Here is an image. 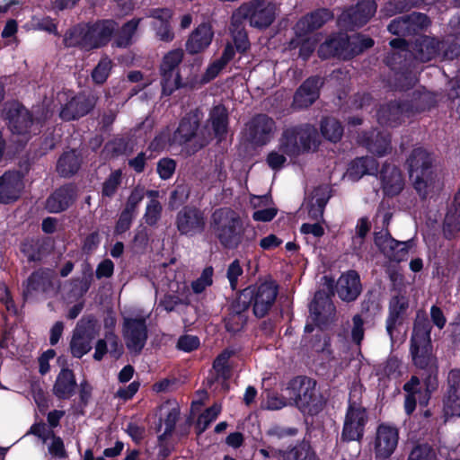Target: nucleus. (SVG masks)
<instances>
[{
	"label": "nucleus",
	"mask_w": 460,
	"mask_h": 460,
	"mask_svg": "<svg viewBox=\"0 0 460 460\" xmlns=\"http://www.w3.org/2000/svg\"><path fill=\"white\" fill-rule=\"evenodd\" d=\"M209 227L219 244L227 250H235L249 239L244 237L245 223L240 213L231 208L216 209L211 217Z\"/></svg>",
	"instance_id": "nucleus-1"
},
{
	"label": "nucleus",
	"mask_w": 460,
	"mask_h": 460,
	"mask_svg": "<svg viewBox=\"0 0 460 460\" xmlns=\"http://www.w3.org/2000/svg\"><path fill=\"white\" fill-rule=\"evenodd\" d=\"M118 29L113 20H101L93 23L79 24L73 28L66 42L68 46H79L90 50L105 46Z\"/></svg>",
	"instance_id": "nucleus-2"
},
{
	"label": "nucleus",
	"mask_w": 460,
	"mask_h": 460,
	"mask_svg": "<svg viewBox=\"0 0 460 460\" xmlns=\"http://www.w3.org/2000/svg\"><path fill=\"white\" fill-rule=\"evenodd\" d=\"M407 163L410 179L421 198H427L440 189V182L431 169L432 158L426 150L420 147L414 149Z\"/></svg>",
	"instance_id": "nucleus-3"
},
{
	"label": "nucleus",
	"mask_w": 460,
	"mask_h": 460,
	"mask_svg": "<svg viewBox=\"0 0 460 460\" xmlns=\"http://www.w3.org/2000/svg\"><path fill=\"white\" fill-rule=\"evenodd\" d=\"M429 318H416L411 336V353L415 366L424 371L423 376L438 377V366L431 355Z\"/></svg>",
	"instance_id": "nucleus-4"
},
{
	"label": "nucleus",
	"mask_w": 460,
	"mask_h": 460,
	"mask_svg": "<svg viewBox=\"0 0 460 460\" xmlns=\"http://www.w3.org/2000/svg\"><path fill=\"white\" fill-rule=\"evenodd\" d=\"M435 99L429 92L414 93L410 102L402 104L390 103L382 106L377 112L379 124L396 127L402 122V117L414 116L434 105Z\"/></svg>",
	"instance_id": "nucleus-5"
},
{
	"label": "nucleus",
	"mask_w": 460,
	"mask_h": 460,
	"mask_svg": "<svg viewBox=\"0 0 460 460\" xmlns=\"http://www.w3.org/2000/svg\"><path fill=\"white\" fill-rule=\"evenodd\" d=\"M319 145L317 129L309 124L292 126L282 132L279 149L290 157L315 150Z\"/></svg>",
	"instance_id": "nucleus-6"
},
{
	"label": "nucleus",
	"mask_w": 460,
	"mask_h": 460,
	"mask_svg": "<svg viewBox=\"0 0 460 460\" xmlns=\"http://www.w3.org/2000/svg\"><path fill=\"white\" fill-rule=\"evenodd\" d=\"M373 45L374 40L368 37L357 35L349 39L346 34L341 33L323 43L318 49V54L322 58L338 57L349 59Z\"/></svg>",
	"instance_id": "nucleus-7"
},
{
	"label": "nucleus",
	"mask_w": 460,
	"mask_h": 460,
	"mask_svg": "<svg viewBox=\"0 0 460 460\" xmlns=\"http://www.w3.org/2000/svg\"><path fill=\"white\" fill-rule=\"evenodd\" d=\"M361 388L355 386L349 394V406L344 419L341 438L345 441L360 440L368 421L366 409L358 402Z\"/></svg>",
	"instance_id": "nucleus-8"
},
{
	"label": "nucleus",
	"mask_w": 460,
	"mask_h": 460,
	"mask_svg": "<svg viewBox=\"0 0 460 460\" xmlns=\"http://www.w3.org/2000/svg\"><path fill=\"white\" fill-rule=\"evenodd\" d=\"M420 377L412 376L411 379L404 384L403 390L406 392L404 408L408 415L411 414L417 402L426 406L431 397V394L438 388V379L434 375Z\"/></svg>",
	"instance_id": "nucleus-9"
},
{
	"label": "nucleus",
	"mask_w": 460,
	"mask_h": 460,
	"mask_svg": "<svg viewBox=\"0 0 460 460\" xmlns=\"http://www.w3.org/2000/svg\"><path fill=\"white\" fill-rule=\"evenodd\" d=\"M277 15L276 5L264 0H252L243 4L234 13V20L244 19L260 30L268 28Z\"/></svg>",
	"instance_id": "nucleus-10"
},
{
	"label": "nucleus",
	"mask_w": 460,
	"mask_h": 460,
	"mask_svg": "<svg viewBox=\"0 0 460 460\" xmlns=\"http://www.w3.org/2000/svg\"><path fill=\"white\" fill-rule=\"evenodd\" d=\"M184 52L181 49L168 51L162 58L159 66L161 85L163 93L171 95L182 86L180 75V65L182 62Z\"/></svg>",
	"instance_id": "nucleus-11"
},
{
	"label": "nucleus",
	"mask_w": 460,
	"mask_h": 460,
	"mask_svg": "<svg viewBox=\"0 0 460 460\" xmlns=\"http://www.w3.org/2000/svg\"><path fill=\"white\" fill-rule=\"evenodd\" d=\"M287 392L289 398L302 411L316 404V382L312 378L306 376L293 378L287 387Z\"/></svg>",
	"instance_id": "nucleus-12"
},
{
	"label": "nucleus",
	"mask_w": 460,
	"mask_h": 460,
	"mask_svg": "<svg viewBox=\"0 0 460 460\" xmlns=\"http://www.w3.org/2000/svg\"><path fill=\"white\" fill-rule=\"evenodd\" d=\"M275 131V121L265 114H259L246 124L245 136L252 145L261 146L271 140Z\"/></svg>",
	"instance_id": "nucleus-13"
},
{
	"label": "nucleus",
	"mask_w": 460,
	"mask_h": 460,
	"mask_svg": "<svg viewBox=\"0 0 460 460\" xmlns=\"http://www.w3.org/2000/svg\"><path fill=\"white\" fill-rule=\"evenodd\" d=\"M164 284L168 291L173 295L165 296L158 307H163L167 313L172 312L174 306L184 299H187L188 285L181 272L176 273L173 270H165Z\"/></svg>",
	"instance_id": "nucleus-14"
},
{
	"label": "nucleus",
	"mask_w": 460,
	"mask_h": 460,
	"mask_svg": "<svg viewBox=\"0 0 460 460\" xmlns=\"http://www.w3.org/2000/svg\"><path fill=\"white\" fill-rule=\"evenodd\" d=\"M375 0H362L355 7L342 13L339 17V23L349 29L360 27L366 24L376 12Z\"/></svg>",
	"instance_id": "nucleus-15"
},
{
	"label": "nucleus",
	"mask_w": 460,
	"mask_h": 460,
	"mask_svg": "<svg viewBox=\"0 0 460 460\" xmlns=\"http://www.w3.org/2000/svg\"><path fill=\"white\" fill-rule=\"evenodd\" d=\"M123 337L128 350L138 353L147 339V330L144 318H125Z\"/></svg>",
	"instance_id": "nucleus-16"
},
{
	"label": "nucleus",
	"mask_w": 460,
	"mask_h": 460,
	"mask_svg": "<svg viewBox=\"0 0 460 460\" xmlns=\"http://www.w3.org/2000/svg\"><path fill=\"white\" fill-rule=\"evenodd\" d=\"M205 225L204 214L195 208H183L176 217V226L181 234L193 236L201 233Z\"/></svg>",
	"instance_id": "nucleus-17"
},
{
	"label": "nucleus",
	"mask_w": 460,
	"mask_h": 460,
	"mask_svg": "<svg viewBox=\"0 0 460 460\" xmlns=\"http://www.w3.org/2000/svg\"><path fill=\"white\" fill-rule=\"evenodd\" d=\"M8 127L13 134L26 136L33 125L31 116L27 109L18 102L9 103L5 107Z\"/></svg>",
	"instance_id": "nucleus-18"
},
{
	"label": "nucleus",
	"mask_w": 460,
	"mask_h": 460,
	"mask_svg": "<svg viewBox=\"0 0 460 460\" xmlns=\"http://www.w3.org/2000/svg\"><path fill=\"white\" fill-rule=\"evenodd\" d=\"M399 440V431L395 426L380 424L376 432L374 442L377 457L387 458L395 450Z\"/></svg>",
	"instance_id": "nucleus-19"
},
{
	"label": "nucleus",
	"mask_w": 460,
	"mask_h": 460,
	"mask_svg": "<svg viewBox=\"0 0 460 460\" xmlns=\"http://www.w3.org/2000/svg\"><path fill=\"white\" fill-rule=\"evenodd\" d=\"M375 243L388 259L395 261L405 260L411 246L409 241H396L386 230L375 234Z\"/></svg>",
	"instance_id": "nucleus-20"
},
{
	"label": "nucleus",
	"mask_w": 460,
	"mask_h": 460,
	"mask_svg": "<svg viewBox=\"0 0 460 460\" xmlns=\"http://www.w3.org/2000/svg\"><path fill=\"white\" fill-rule=\"evenodd\" d=\"M429 25V20L426 14L412 13L393 20L388 25V31L395 35L407 36L415 34Z\"/></svg>",
	"instance_id": "nucleus-21"
},
{
	"label": "nucleus",
	"mask_w": 460,
	"mask_h": 460,
	"mask_svg": "<svg viewBox=\"0 0 460 460\" xmlns=\"http://www.w3.org/2000/svg\"><path fill=\"white\" fill-rule=\"evenodd\" d=\"M252 295L255 316H265L277 298L278 285L274 281L262 282Z\"/></svg>",
	"instance_id": "nucleus-22"
},
{
	"label": "nucleus",
	"mask_w": 460,
	"mask_h": 460,
	"mask_svg": "<svg viewBox=\"0 0 460 460\" xmlns=\"http://www.w3.org/2000/svg\"><path fill=\"white\" fill-rule=\"evenodd\" d=\"M24 188L22 175L8 171L0 177V203L9 204L19 199Z\"/></svg>",
	"instance_id": "nucleus-23"
},
{
	"label": "nucleus",
	"mask_w": 460,
	"mask_h": 460,
	"mask_svg": "<svg viewBox=\"0 0 460 460\" xmlns=\"http://www.w3.org/2000/svg\"><path fill=\"white\" fill-rule=\"evenodd\" d=\"M95 105L92 96L78 94L72 97L61 109L60 118L64 120H74L86 115Z\"/></svg>",
	"instance_id": "nucleus-24"
},
{
	"label": "nucleus",
	"mask_w": 460,
	"mask_h": 460,
	"mask_svg": "<svg viewBox=\"0 0 460 460\" xmlns=\"http://www.w3.org/2000/svg\"><path fill=\"white\" fill-rule=\"evenodd\" d=\"M444 411L447 415L460 416V370L453 369L448 374Z\"/></svg>",
	"instance_id": "nucleus-25"
},
{
	"label": "nucleus",
	"mask_w": 460,
	"mask_h": 460,
	"mask_svg": "<svg viewBox=\"0 0 460 460\" xmlns=\"http://www.w3.org/2000/svg\"><path fill=\"white\" fill-rule=\"evenodd\" d=\"M336 292L343 301L355 300L361 292L359 275L355 270H349L338 279Z\"/></svg>",
	"instance_id": "nucleus-26"
},
{
	"label": "nucleus",
	"mask_w": 460,
	"mask_h": 460,
	"mask_svg": "<svg viewBox=\"0 0 460 460\" xmlns=\"http://www.w3.org/2000/svg\"><path fill=\"white\" fill-rule=\"evenodd\" d=\"M444 47L445 43L435 38L420 36L414 42L412 55L416 60L428 62L440 56V49Z\"/></svg>",
	"instance_id": "nucleus-27"
},
{
	"label": "nucleus",
	"mask_w": 460,
	"mask_h": 460,
	"mask_svg": "<svg viewBox=\"0 0 460 460\" xmlns=\"http://www.w3.org/2000/svg\"><path fill=\"white\" fill-rule=\"evenodd\" d=\"M323 84L321 77L308 78L297 89L294 96V106L298 109L307 108L319 97V89Z\"/></svg>",
	"instance_id": "nucleus-28"
},
{
	"label": "nucleus",
	"mask_w": 460,
	"mask_h": 460,
	"mask_svg": "<svg viewBox=\"0 0 460 460\" xmlns=\"http://www.w3.org/2000/svg\"><path fill=\"white\" fill-rule=\"evenodd\" d=\"M382 188L386 195H398L404 187L401 171L394 164H384L380 172Z\"/></svg>",
	"instance_id": "nucleus-29"
},
{
	"label": "nucleus",
	"mask_w": 460,
	"mask_h": 460,
	"mask_svg": "<svg viewBox=\"0 0 460 460\" xmlns=\"http://www.w3.org/2000/svg\"><path fill=\"white\" fill-rule=\"evenodd\" d=\"M214 32L211 25L202 23L199 25L190 35L185 48L190 54H197L205 50L212 41Z\"/></svg>",
	"instance_id": "nucleus-30"
},
{
	"label": "nucleus",
	"mask_w": 460,
	"mask_h": 460,
	"mask_svg": "<svg viewBox=\"0 0 460 460\" xmlns=\"http://www.w3.org/2000/svg\"><path fill=\"white\" fill-rule=\"evenodd\" d=\"M333 18V13L329 9H318L300 19L296 24V32L299 36L305 35L322 27L325 22Z\"/></svg>",
	"instance_id": "nucleus-31"
},
{
	"label": "nucleus",
	"mask_w": 460,
	"mask_h": 460,
	"mask_svg": "<svg viewBox=\"0 0 460 460\" xmlns=\"http://www.w3.org/2000/svg\"><path fill=\"white\" fill-rule=\"evenodd\" d=\"M200 117L198 111H191L183 117L173 135V141L179 145H185L196 138V132L199 125Z\"/></svg>",
	"instance_id": "nucleus-32"
},
{
	"label": "nucleus",
	"mask_w": 460,
	"mask_h": 460,
	"mask_svg": "<svg viewBox=\"0 0 460 460\" xmlns=\"http://www.w3.org/2000/svg\"><path fill=\"white\" fill-rule=\"evenodd\" d=\"M148 17L153 19L152 26L156 31V36L164 41L172 40L174 34L172 31L170 20L172 11L168 8H157L150 11Z\"/></svg>",
	"instance_id": "nucleus-33"
},
{
	"label": "nucleus",
	"mask_w": 460,
	"mask_h": 460,
	"mask_svg": "<svg viewBox=\"0 0 460 460\" xmlns=\"http://www.w3.org/2000/svg\"><path fill=\"white\" fill-rule=\"evenodd\" d=\"M75 199V190L72 185L58 189L46 201V208L50 213H59L66 210Z\"/></svg>",
	"instance_id": "nucleus-34"
},
{
	"label": "nucleus",
	"mask_w": 460,
	"mask_h": 460,
	"mask_svg": "<svg viewBox=\"0 0 460 460\" xmlns=\"http://www.w3.org/2000/svg\"><path fill=\"white\" fill-rule=\"evenodd\" d=\"M360 142L362 145L366 146L369 152L379 156L386 155L391 150L389 135L376 130L371 131L369 135H363Z\"/></svg>",
	"instance_id": "nucleus-35"
},
{
	"label": "nucleus",
	"mask_w": 460,
	"mask_h": 460,
	"mask_svg": "<svg viewBox=\"0 0 460 460\" xmlns=\"http://www.w3.org/2000/svg\"><path fill=\"white\" fill-rule=\"evenodd\" d=\"M75 387L76 381L73 371L63 368L57 376L53 393L59 399H69L75 394Z\"/></svg>",
	"instance_id": "nucleus-36"
},
{
	"label": "nucleus",
	"mask_w": 460,
	"mask_h": 460,
	"mask_svg": "<svg viewBox=\"0 0 460 460\" xmlns=\"http://www.w3.org/2000/svg\"><path fill=\"white\" fill-rule=\"evenodd\" d=\"M160 411L161 419L164 417V421L160 423L159 431L163 425L164 426V430L158 438L160 446L163 447L166 438L170 436L174 429L180 411L177 406H171L169 403L162 405Z\"/></svg>",
	"instance_id": "nucleus-37"
},
{
	"label": "nucleus",
	"mask_w": 460,
	"mask_h": 460,
	"mask_svg": "<svg viewBox=\"0 0 460 460\" xmlns=\"http://www.w3.org/2000/svg\"><path fill=\"white\" fill-rule=\"evenodd\" d=\"M208 122L211 124L215 137L219 140L225 137L228 127V114L222 105L215 106L209 113Z\"/></svg>",
	"instance_id": "nucleus-38"
},
{
	"label": "nucleus",
	"mask_w": 460,
	"mask_h": 460,
	"mask_svg": "<svg viewBox=\"0 0 460 460\" xmlns=\"http://www.w3.org/2000/svg\"><path fill=\"white\" fill-rule=\"evenodd\" d=\"M312 316H332L335 313L331 297L324 292H316L309 305Z\"/></svg>",
	"instance_id": "nucleus-39"
},
{
	"label": "nucleus",
	"mask_w": 460,
	"mask_h": 460,
	"mask_svg": "<svg viewBox=\"0 0 460 460\" xmlns=\"http://www.w3.org/2000/svg\"><path fill=\"white\" fill-rule=\"evenodd\" d=\"M250 202L254 208H258L252 213V219L254 221L270 222L276 217L278 212L276 208L270 207L266 208H260L270 202L268 196H252Z\"/></svg>",
	"instance_id": "nucleus-40"
},
{
	"label": "nucleus",
	"mask_w": 460,
	"mask_h": 460,
	"mask_svg": "<svg viewBox=\"0 0 460 460\" xmlns=\"http://www.w3.org/2000/svg\"><path fill=\"white\" fill-rule=\"evenodd\" d=\"M91 341L92 337L78 324L70 344L73 356L81 358L89 352L92 349Z\"/></svg>",
	"instance_id": "nucleus-41"
},
{
	"label": "nucleus",
	"mask_w": 460,
	"mask_h": 460,
	"mask_svg": "<svg viewBox=\"0 0 460 460\" xmlns=\"http://www.w3.org/2000/svg\"><path fill=\"white\" fill-rule=\"evenodd\" d=\"M141 21L142 18H133L124 23L115 36L113 44L118 48H128L130 46Z\"/></svg>",
	"instance_id": "nucleus-42"
},
{
	"label": "nucleus",
	"mask_w": 460,
	"mask_h": 460,
	"mask_svg": "<svg viewBox=\"0 0 460 460\" xmlns=\"http://www.w3.org/2000/svg\"><path fill=\"white\" fill-rule=\"evenodd\" d=\"M378 164L373 157H359L353 161L349 168V175L359 179L365 174H374L377 172Z\"/></svg>",
	"instance_id": "nucleus-43"
},
{
	"label": "nucleus",
	"mask_w": 460,
	"mask_h": 460,
	"mask_svg": "<svg viewBox=\"0 0 460 460\" xmlns=\"http://www.w3.org/2000/svg\"><path fill=\"white\" fill-rule=\"evenodd\" d=\"M80 166V160L75 153L72 150L66 152L58 160L57 170L60 175L69 177L75 173Z\"/></svg>",
	"instance_id": "nucleus-44"
},
{
	"label": "nucleus",
	"mask_w": 460,
	"mask_h": 460,
	"mask_svg": "<svg viewBox=\"0 0 460 460\" xmlns=\"http://www.w3.org/2000/svg\"><path fill=\"white\" fill-rule=\"evenodd\" d=\"M391 47L394 49L393 53L387 58V64L393 68L395 64H401V58H404V62L407 61V56L411 54L408 49V44L405 40L401 38L394 39L390 41Z\"/></svg>",
	"instance_id": "nucleus-45"
},
{
	"label": "nucleus",
	"mask_w": 460,
	"mask_h": 460,
	"mask_svg": "<svg viewBox=\"0 0 460 460\" xmlns=\"http://www.w3.org/2000/svg\"><path fill=\"white\" fill-rule=\"evenodd\" d=\"M232 36L234 46L239 52H245L250 48V41L244 28L242 26L240 19L234 20L232 17Z\"/></svg>",
	"instance_id": "nucleus-46"
},
{
	"label": "nucleus",
	"mask_w": 460,
	"mask_h": 460,
	"mask_svg": "<svg viewBox=\"0 0 460 460\" xmlns=\"http://www.w3.org/2000/svg\"><path fill=\"white\" fill-rule=\"evenodd\" d=\"M455 210L447 213L445 218L444 231L453 234L460 231V188L455 198Z\"/></svg>",
	"instance_id": "nucleus-47"
},
{
	"label": "nucleus",
	"mask_w": 460,
	"mask_h": 460,
	"mask_svg": "<svg viewBox=\"0 0 460 460\" xmlns=\"http://www.w3.org/2000/svg\"><path fill=\"white\" fill-rule=\"evenodd\" d=\"M321 131L326 139L337 142L343 134V128L335 119L326 118L322 121Z\"/></svg>",
	"instance_id": "nucleus-48"
},
{
	"label": "nucleus",
	"mask_w": 460,
	"mask_h": 460,
	"mask_svg": "<svg viewBox=\"0 0 460 460\" xmlns=\"http://www.w3.org/2000/svg\"><path fill=\"white\" fill-rule=\"evenodd\" d=\"M122 172L120 170H115L111 172L109 177L102 183V196L106 198H112L120 186Z\"/></svg>",
	"instance_id": "nucleus-49"
},
{
	"label": "nucleus",
	"mask_w": 460,
	"mask_h": 460,
	"mask_svg": "<svg viewBox=\"0 0 460 460\" xmlns=\"http://www.w3.org/2000/svg\"><path fill=\"white\" fill-rule=\"evenodd\" d=\"M214 269L212 266L206 267L200 276L191 283V289L194 294L203 293L207 288L213 284Z\"/></svg>",
	"instance_id": "nucleus-50"
},
{
	"label": "nucleus",
	"mask_w": 460,
	"mask_h": 460,
	"mask_svg": "<svg viewBox=\"0 0 460 460\" xmlns=\"http://www.w3.org/2000/svg\"><path fill=\"white\" fill-rule=\"evenodd\" d=\"M234 355L233 350L225 349L215 359L213 367L217 376L227 379L230 376L229 358Z\"/></svg>",
	"instance_id": "nucleus-51"
},
{
	"label": "nucleus",
	"mask_w": 460,
	"mask_h": 460,
	"mask_svg": "<svg viewBox=\"0 0 460 460\" xmlns=\"http://www.w3.org/2000/svg\"><path fill=\"white\" fill-rule=\"evenodd\" d=\"M408 460H438L436 449L427 444H420L412 448Z\"/></svg>",
	"instance_id": "nucleus-52"
},
{
	"label": "nucleus",
	"mask_w": 460,
	"mask_h": 460,
	"mask_svg": "<svg viewBox=\"0 0 460 460\" xmlns=\"http://www.w3.org/2000/svg\"><path fill=\"white\" fill-rule=\"evenodd\" d=\"M222 407L220 404L215 403L207 409L198 419L197 429L199 433L204 432L211 422H213L220 414Z\"/></svg>",
	"instance_id": "nucleus-53"
},
{
	"label": "nucleus",
	"mask_w": 460,
	"mask_h": 460,
	"mask_svg": "<svg viewBox=\"0 0 460 460\" xmlns=\"http://www.w3.org/2000/svg\"><path fill=\"white\" fill-rule=\"evenodd\" d=\"M111 67L112 62L109 58L104 57L101 58L98 65L92 72V78L93 82L99 84H103L107 80Z\"/></svg>",
	"instance_id": "nucleus-54"
},
{
	"label": "nucleus",
	"mask_w": 460,
	"mask_h": 460,
	"mask_svg": "<svg viewBox=\"0 0 460 460\" xmlns=\"http://www.w3.org/2000/svg\"><path fill=\"white\" fill-rule=\"evenodd\" d=\"M243 274V270L238 259L234 260L226 269V279L232 290H236L238 280Z\"/></svg>",
	"instance_id": "nucleus-55"
},
{
	"label": "nucleus",
	"mask_w": 460,
	"mask_h": 460,
	"mask_svg": "<svg viewBox=\"0 0 460 460\" xmlns=\"http://www.w3.org/2000/svg\"><path fill=\"white\" fill-rule=\"evenodd\" d=\"M162 205L157 199L150 200L144 214L145 222L149 226H155L161 217Z\"/></svg>",
	"instance_id": "nucleus-56"
},
{
	"label": "nucleus",
	"mask_w": 460,
	"mask_h": 460,
	"mask_svg": "<svg viewBox=\"0 0 460 460\" xmlns=\"http://www.w3.org/2000/svg\"><path fill=\"white\" fill-rule=\"evenodd\" d=\"M47 279L44 277L43 273L34 272L28 279L26 288L23 291V296L25 298H28L32 291H36L39 289H43Z\"/></svg>",
	"instance_id": "nucleus-57"
},
{
	"label": "nucleus",
	"mask_w": 460,
	"mask_h": 460,
	"mask_svg": "<svg viewBox=\"0 0 460 460\" xmlns=\"http://www.w3.org/2000/svg\"><path fill=\"white\" fill-rule=\"evenodd\" d=\"M412 6V0H393L390 1L383 10L387 16L394 13L403 12Z\"/></svg>",
	"instance_id": "nucleus-58"
},
{
	"label": "nucleus",
	"mask_w": 460,
	"mask_h": 460,
	"mask_svg": "<svg viewBox=\"0 0 460 460\" xmlns=\"http://www.w3.org/2000/svg\"><path fill=\"white\" fill-rule=\"evenodd\" d=\"M135 216L136 213L124 208L123 211L120 213L119 220L117 222L115 233L122 234L128 230Z\"/></svg>",
	"instance_id": "nucleus-59"
},
{
	"label": "nucleus",
	"mask_w": 460,
	"mask_h": 460,
	"mask_svg": "<svg viewBox=\"0 0 460 460\" xmlns=\"http://www.w3.org/2000/svg\"><path fill=\"white\" fill-rule=\"evenodd\" d=\"M145 197L144 188L139 186L136 187L130 193L128 201L126 203L125 209H128L131 212L136 213L137 207L142 201Z\"/></svg>",
	"instance_id": "nucleus-60"
},
{
	"label": "nucleus",
	"mask_w": 460,
	"mask_h": 460,
	"mask_svg": "<svg viewBox=\"0 0 460 460\" xmlns=\"http://www.w3.org/2000/svg\"><path fill=\"white\" fill-rule=\"evenodd\" d=\"M175 171V162L172 159H162L157 164V172L164 180L171 178Z\"/></svg>",
	"instance_id": "nucleus-61"
},
{
	"label": "nucleus",
	"mask_w": 460,
	"mask_h": 460,
	"mask_svg": "<svg viewBox=\"0 0 460 460\" xmlns=\"http://www.w3.org/2000/svg\"><path fill=\"white\" fill-rule=\"evenodd\" d=\"M199 346V340L196 336L185 335L179 339L177 347L179 349L185 352H190L196 349Z\"/></svg>",
	"instance_id": "nucleus-62"
},
{
	"label": "nucleus",
	"mask_w": 460,
	"mask_h": 460,
	"mask_svg": "<svg viewBox=\"0 0 460 460\" xmlns=\"http://www.w3.org/2000/svg\"><path fill=\"white\" fill-rule=\"evenodd\" d=\"M376 222L381 221V231H388L387 227L392 218V212L390 211L389 206H386L384 202L381 203L376 211Z\"/></svg>",
	"instance_id": "nucleus-63"
},
{
	"label": "nucleus",
	"mask_w": 460,
	"mask_h": 460,
	"mask_svg": "<svg viewBox=\"0 0 460 460\" xmlns=\"http://www.w3.org/2000/svg\"><path fill=\"white\" fill-rule=\"evenodd\" d=\"M285 155L279 150L271 151L267 156V164L271 169L279 170L287 161Z\"/></svg>",
	"instance_id": "nucleus-64"
}]
</instances>
